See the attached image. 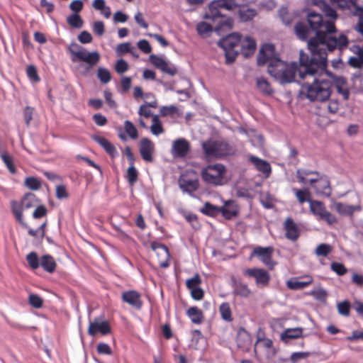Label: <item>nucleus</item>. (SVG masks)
<instances>
[{
	"mask_svg": "<svg viewBox=\"0 0 363 363\" xmlns=\"http://www.w3.org/2000/svg\"><path fill=\"white\" fill-rule=\"evenodd\" d=\"M335 86L337 92L342 95L343 99H348L350 91L347 86L346 79L344 77H339L336 79Z\"/></svg>",
	"mask_w": 363,
	"mask_h": 363,
	"instance_id": "nucleus-31",
	"label": "nucleus"
},
{
	"mask_svg": "<svg viewBox=\"0 0 363 363\" xmlns=\"http://www.w3.org/2000/svg\"><path fill=\"white\" fill-rule=\"evenodd\" d=\"M244 274L249 277H253L258 286H266L270 280L269 274L263 269L248 268L244 271Z\"/></svg>",
	"mask_w": 363,
	"mask_h": 363,
	"instance_id": "nucleus-12",
	"label": "nucleus"
},
{
	"mask_svg": "<svg viewBox=\"0 0 363 363\" xmlns=\"http://www.w3.org/2000/svg\"><path fill=\"white\" fill-rule=\"evenodd\" d=\"M268 63V73L281 84L291 83L294 81L296 74L300 77L299 65L296 62L287 64L275 56V49L272 44H264L261 48L257 57V64L263 65Z\"/></svg>",
	"mask_w": 363,
	"mask_h": 363,
	"instance_id": "nucleus-2",
	"label": "nucleus"
},
{
	"mask_svg": "<svg viewBox=\"0 0 363 363\" xmlns=\"http://www.w3.org/2000/svg\"><path fill=\"white\" fill-rule=\"evenodd\" d=\"M256 49V43L254 39L250 37L246 36L242 38L241 37V40L239 46V52H242V54L245 57H249L252 55Z\"/></svg>",
	"mask_w": 363,
	"mask_h": 363,
	"instance_id": "nucleus-21",
	"label": "nucleus"
},
{
	"mask_svg": "<svg viewBox=\"0 0 363 363\" xmlns=\"http://www.w3.org/2000/svg\"><path fill=\"white\" fill-rule=\"evenodd\" d=\"M97 77L102 84H107L111 79V72L105 67H99Z\"/></svg>",
	"mask_w": 363,
	"mask_h": 363,
	"instance_id": "nucleus-45",
	"label": "nucleus"
},
{
	"mask_svg": "<svg viewBox=\"0 0 363 363\" xmlns=\"http://www.w3.org/2000/svg\"><path fill=\"white\" fill-rule=\"evenodd\" d=\"M338 313L344 316L350 315V304L347 301H344L337 303V306Z\"/></svg>",
	"mask_w": 363,
	"mask_h": 363,
	"instance_id": "nucleus-51",
	"label": "nucleus"
},
{
	"mask_svg": "<svg viewBox=\"0 0 363 363\" xmlns=\"http://www.w3.org/2000/svg\"><path fill=\"white\" fill-rule=\"evenodd\" d=\"M29 304L35 308H40L43 306V299L38 294H31L28 296Z\"/></svg>",
	"mask_w": 363,
	"mask_h": 363,
	"instance_id": "nucleus-48",
	"label": "nucleus"
},
{
	"mask_svg": "<svg viewBox=\"0 0 363 363\" xmlns=\"http://www.w3.org/2000/svg\"><path fill=\"white\" fill-rule=\"evenodd\" d=\"M345 3V0H318L315 4L322 10L326 18L336 20L337 14L335 7H344Z\"/></svg>",
	"mask_w": 363,
	"mask_h": 363,
	"instance_id": "nucleus-10",
	"label": "nucleus"
},
{
	"mask_svg": "<svg viewBox=\"0 0 363 363\" xmlns=\"http://www.w3.org/2000/svg\"><path fill=\"white\" fill-rule=\"evenodd\" d=\"M303 328L297 327L285 329L280 335L282 342L288 344L291 340L298 339L303 336Z\"/></svg>",
	"mask_w": 363,
	"mask_h": 363,
	"instance_id": "nucleus-22",
	"label": "nucleus"
},
{
	"mask_svg": "<svg viewBox=\"0 0 363 363\" xmlns=\"http://www.w3.org/2000/svg\"><path fill=\"white\" fill-rule=\"evenodd\" d=\"M333 250L330 245L321 243L317 246L315 250V254L318 257H327Z\"/></svg>",
	"mask_w": 363,
	"mask_h": 363,
	"instance_id": "nucleus-40",
	"label": "nucleus"
},
{
	"mask_svg": "<svg viewBox=\"0 0 363 363\" xmlns=\"http://www.w3.org/2000/svg\"><path fill=\"white\" fill-rule=\"evenodd\" d=\"M177 108L174 106H162L160 108V114L162 116H174L177 112Z\"/></svg>",
	"mask_w": 363,
	"mask_h": 363,
	"instance_id": "nucleus-54",
	"label": "nucleus"
},
{
	"mask_svg": "<svg viewBox=\"0 0 363 363\" xmlns=\"http://www.w3.org/2000/svg\"><path fill=\"white\" fill-rule=\"evenodd\" d=\"M69 50L72 55V62L82 61L86 62L89 67H94L100 60V54L97 51L89 52L85 48L80 47L77 43L72 44Z\"/></svg>",
	"mask_w": 363,
	"mask_h": 363,
	"instance_id": "nucleus-7",
	"label": "nucleus"
},
{
	"mask_svg": "<svg viewBox=\"0 0 363 363\" xmlns=\"http://www.w3.org/2000/svg\"><path fill=\"white\" fill-rule=\"evenodd\" d=\"M204 17L217 23L215 26V32L218 35H224L225 33L228 32L232 28L233 20L230 18H225L224 16L222 13V9L220 8L216 0L209 4Z\"/></svg>",
	"mask_w": 363,
	"mask_h": 363,
	"instance_id": "nucleus-4",
	"label": "nucleus"
},
{
	"mask_svg": "<svg viewBox=\"0 0 363 363\" xmlns=\"http://www.w3.org/2000/svg\"><path fill=\"white\" fill-rule=\"evenodd\" d=\"M92 36L86 30H84L80 33V34L78 35V40L80 43L86 44L89 43L92 41Z\"/></svg>",
	"mask_w": 363,
	"mask_h": 363,
	"instance_id": "nucleus-59",
	"label": "nucleus"
},
{
	"mask_svg": "<svg viewBox=\"0 0 363 363\" xmlns=\"http://www.w3.org/2000/svg\"><path fill=\"white\" fill-rule=\"evenodd\" d=\"M232 287L233 289V293L237 296L247 297L251 293L246 284L235 278L232 279Z\"/></svg>",
	"mask_w": 363,
	"mask_h": 363,
	"instance_id": "nucleus-24",
	"label": "nucleus"
},
{
	"mask_svg": "<svg viewBox=\"0 0 363 363\" xmlns=\"http://www.w3.org/2000/svg\"><path fill=\"white\" fill-rule=\"evenodd\" d=\"M171 152L173 157H182V138L174 141Z\"/></svg>",
	"mask_w": 363,
	"mask_h": 363,
	"instance_id": "nucleus-52",
	"label": "nucleus"
},
{
	"mask_svg": "<svg viewBox=\"0 0 363 363\" xmlns=\"http://www.w3.org/2000/svg\"><path fill=\"white\" fill-rule=\"evenodd\" d=\"M309 295L312 296L314 299L322 303H325L328 297V292L325 289L322 287L313 289L309 293Z\"/></svg>",
	"mask_w": 363,
	"mask_h": 363,
	"instance_id": "nucleus-35",
	"label": "nucleus"
},
{
	"mask_svg": "<svg viewBox=\"0 0 363 363\" xmlns=\"http://www.w3.org/2000/svg\"><path fill=\"white\" fill-rule=\"evenodd\" d=\"M111 331V325L106 320L100 322L98 318H95L93 321L89 322L88 334L91 336H95L99 333L102 335H106Z\"/></svg>",
	"mask_w": 363,
	"mask_h": 363,
	"instance_id": "nucleus-15",
	"label": "nucleus"
},
{
	"mask_svg": "<svg viewBox=\"0 0 363 363\" xmlns=\"http://www.w3.org/2000/svg\"><path fill=\"white\" fill-rule=\"evenodd\" d=\"M26 74L28 77L34 82H38L40 80L38 74L36 67L34 65H29L26 68Z\"/></svg>",
	"mask_w": 363,
	"mask_h": 363,
	"instance_id": "nucleus-50",
	"label": "nucleus"
},
{
	"mask_svg": "<svg viewBox=\"0 0 363 363\" xmlns=\"http://www.w3.org/2000/svg\"><path fill=\"white\" fill-rule=\"evenodd\" d=\"M225 168L221 164L208 165L202 170L204 182H211L212 179H220L225 172Z\"/></svg>",
	"mask_w": 363,
	"mask_h": 363,
	"instance_id": "nucleus-16",
	"label": "nucleus"
},
{
	"mask_svg": "<svg viewBox=\"0 0 363 363\" xmlns=\"http://www.w3.org/2000/svg\"><path fill=\"white\" fill-rule=\"evenodd\" d=\"M96 350H97L98 353H99V354H112V350H111L110 346L106 343H104V342L99 343L97 345Z\"/></svg>",
	"mask_w": 363,
	"mask_h": 363,
	"instance_id": "nucleus-61",
	"label": "nucleus"
},
{
	"mask_svg": "<svg viewBox=\"0 0 363 363\" xmlns=\"http://www.w3.org/2000/svg\"><path fill=\"white\" fill-rule=\"evenodd\" d=\"M250 160L256 169L263 174L264 178L269 177L271 174V166L269 162L255 156H251Z\"/></svg>",
	"mask_w": 363,
	"mask_h": 363,
	"instance_id": "nucleus-23",
	"label": "nucleus"
},
{
	"mask_svg": "<svg viewBox=\"0 0 363 363\" xmlns=\"http://www.w3.org/2000/svg\"><path fill=\"white\" fill-rule=\"evenodd\" d=\"M196 30L201 35L208 36L213 31V28L206 22H201L197 24Z\"/></svg>",
	"mask_w": 363,
	"mask_h": 363,
	"instance_id": "nucleus-47",
	"label": "nucleus"
},
{
	"mask_svg": "<svg viewBox=\"0 0 363 363\" xmlns=\"http://www.w3.org/2000/svg\"><path fill=\"white\" fill-rule=\"evenodd\" d=\"M92 139L100 145L106 152L111 157L117 155L118 152L114 145L103 136L94 135Z\"/></svg>",
	"mask_w": 363,
	"mask_h": 363,
	"instance_id": "nucleus-25",
	"label": "nucleus"
},
{
	"mask_svg": "<svg viewBox=\"0 0 363 363\" xmlns=\"http://www.w3.org/2000/svg\"><path fill=\"white\" fill-rule=\"evenodd\" d=\"M186 314L194 324L200 325L203 322L204 316L203 312L197 306L190 307L186 311Z\"/></svg>",
	"mask_w": 363,
	"mask_h": 363,
	"instance_id": "nucleus-26",
	"label": "nucleus"
},
{
	"mask_svg": "<svg viewBox=\"0 0 363 363\" xmlns=\"http://www.w3.org/2000/svg\"><path fill=\"white\" fill-rule=\"evenodd\" d=\"M241 37L238 33H234L222 38L218 41V45L224 50L226 63L230 64L235 61L239 53Z\"/></svg>",
	"mask_w": 363,
	"mask_h": 363,
	"instance_id": "nucleus-5",
	"label": "nucleus"
},
{
	"mask_svg": "<svg viewBox=\"0 0 363 363\" xmlns=\"http://www.w3.org/2000/svg\"><path fill=\"white\" fill-rule=\"evenodd\" d=\"M336 211L341 215L352 216L355 211H361L362 206L360 205H347L342 203L335 204Z\"/></svg>",
	"mask_w": 363,
	"mask_h": 363,
	"instance_id": "nucleus-27",
	"label": "nucleus"
},
{
	"mask_svg": "<svg viewBox=\"0 0 363 363\" xmlns=\"http://www.w3.org/2000/svg\"><path fill=\"white\" fill-rule=\"evenodd\" d=\"M40 266L48 273H53L57 267L55 259L50 255H45L40 257Z\"/></svg>",
	"mask_w": 363,
	"mask_h": 363,
	"instance_id": "nucleus-28",
	"label": "nucleus"
},
{
	"mask_svg": "<svg viewBox=\"0 0 363 363\" xmlns=\"http://www.w3.org/2000/svg\"><path fill=\"white\" fill-rule=\"evenodd\" d=\"M150 247L155 255V262L162 268L167 267L169 264L170 254L167 247L157 241H152Z\"/></svg>",
	"mask_w": 363,
	"mask_h": 363,
	"instance_id": "nucleus-9",
	"label": "nucleus"
},
{
	"mask_svg": "<svg viewBox=\"0 0 363 363\" xmlns=\"http://www.w3.org/2000/svg\"><path fill=\"white\" fill-rule=\"evenodd\" d=\"M56 196L59 199H63L68 197V193L65 185L60 184L57 186Z\"/></svg>",
	"mask_w": 363,
	"mask_h": 363,
	"instance_id": "nucleus-60",
	"label": "nucleus"
},
{
	"mask_svg": "<svg viewBox=\"0 0 363 363\" xmlns=\"http://www.w3.org/2000/svg\"><path fill=\"white\" fill-rule=\"evenodd\" d=\"M219 313L223 320L226 322L233 321L232 311L229 303H222L219 306Z\"/></svg>",
	"mask_w": 363,
	"mask_h": 363,
	"instance_id": "nucleus-33",
	"label": "nucleus"
},
{
	"mask_svg": "<svg viewBox=\"0 0 363 363\" xmlns=\"http://www.w3.org/2000/svg\"><path fill=\"white\" fill-rule=\"evenodd\" d=\"M323 75H328V72H315L313 74H306L304 77L300 75L301 79L308 77L313 79V82H305L301 84L300 93L309 99L311 101L323 102L328 101L332 93L333 83L330 79L323 77Z\"/></svg>",
	"mask_w": 363,
	"mask_h": 363,
	"instance_id": "nucleus-3",
	"label": "nucleus"
},
{
	"mask_svg": "<svg viewBox=\"0 0 363 363\" xmlns=\"http://www.w3.org/2000/svg\"><path fill=\"white\" fill-rule=\"evenodd\" d=\"M220 207L213 205L208 202L204 203L203 206L201 208V212L206 216H216L220 214Z\"/></svg>",
	"mask_w": 363,
	"mask_h": 363,
	"instance_id": "nucleus-34",
	"label": "nucleus"
},
{
	"mask_svg": "<svg viewBox=\"0 0 363 363\" xmlns=\"http://www.w3.org/2000/svg\"><path fill=\"white\" fill-rule=\"evenodd\" d=\"M189 293L191 297L195 301L201 300L204 296V291L201 286L196 289H193V290Z\"/></svg>",
	"mask_w": 363,
	"mask_h": 363,
	"instance_id": "nucleus-58",
	"label": "nucleus"
},
{
	"mask_svg": "<svg viewBox=\"0 0 363 363\" xmlns=\"http://www.w3.org/2000/svg\"><path fill=\"white\" fill-rule=\"evenodd\" d=\"M155 151L154 143L147 138H143L139 143V152L142 159L146 162H152Z\"/></svg>",
	"mask_w": 363,
	"mask_h": 363,
	"instance_id": "nucleus-14",
	"label": "nucleus"
},
{
	"mask_svg": "<svg viewBox=\"0 0 363 363\" xmlns=\"http://www.w3.org/2000/svg\"><path fill=\"white\" fill-rule=\"evenodd\" d=\"M284 228L286 231L285 236L288 240L295 241L298 238L300 230L291 218L286 219Z\"/></svg>",
	"mask_w": 363,
	"mask_h": 363,
	"instance_id": "nucleus-20",
	"label": "nucleus"
},
{
	"mask_svg": "<svg viewBox=\"0 0 363 363\" xmlns=\"http://www.w3.org/2000/svg\"><path fill=\"white\" fill-rule=\"evenodd\" d=\"M307 21L310 28L303 23L298 22L295 26L298 38L308 42L311 57L303 50L300 51V75L313 74L325 72L327 67L328 53L335 50L342 51L349 44V40L343 33L336 35L335 21L325 20L323 16L315 11H309Z\"/></svg>",
	"mask_w": 363,
	"mask_h": 363,
	"instance_id": "nucleus-1",
	"label": "nucleus"
},
{
	"mask_svg": "<svg viewBox=\"0 0 363 363\" xmlns=\"http://www.w3.org/2000/svg\"><path fill=\"white\" fill-rule=\"evenodd\" d=\"M68 24L75 28H80L83 26V20L78 13H73L67 17Z\"/></svg>",
	"mask_w": 363,
	"mask_h": 363,
	"instance_id": "nucleus-44",
	"label": "nucleus"
},
{
	"mask_svg": "<svg viewBox=\"0 0 363 363\" xmlns=\"http://www.w3.org/2000/svg\"><path fill=\"white\" fill-rule=\"evenodd\" d=\"M350 50L356 55L355 57H357L359 59L362 60L363 59V47L359 45H354L350 48Z\"/></svg>",
	"mask_w": 363,
	"mask_h": 363,
	"instance_id": "nucleus-64",
	"label": "nucleus"
},
{
	"mask_svg": "<svg viewBox=\"0 0 363 363\" xmlns=\"http://www.w3.org/2000/svg\"><path fill=\"white\" fill-rule=\"evenodd\" d=\"M274 252V247H260L257 246L254 248L251 256H257L259 259L268 267L272 269L275 265V262L272 261V254Z\"/></svg>",
	"mask_w": 363,
	"mask_h": 363,
	"instance_id": "nucleus-13",
	"label": "nucleus"
},
{
	"mask_svg": "<svg viewBox=\"0 0 363 363\" xmlns=\"http://www.w3.org/2000/svg\"><path fill=\"white\" fill-rule=\"evenodd\" d=\"M222 10L235 11L239 7L235 0H216Z\"/></svg>",
	"mask_w": 363,
	"mask_h": 363,
	"instance_id": "nucleus-42",
	"label": "nucleus"
},
{
	"mask_svg": "<svg viewBox=\"0 0 363 363\" xmlns=\"http://www.w3.org/2000/svg\"><path fill=\"white\" fill-rule=\"evenodd\" d=\"M348 64L354 68L361 69L363 67V59L361 60L357 57H351L348 60Z\"/></svg>",
	"mask_w": 363,
	"mask_h": 363,
	"instance_id": "nucleus-62",
	"label": "nucleus"
},
{
	"mask_svg": "<svg viewBox=\"0 0 363 363\" xmlns=\"http://www.w3.org/2000/svg\"><path fill=\"white\" fill-rule=\"evenodd\" d=\"M351 281L358 287H363V275L353 272Z\"/></svg>",
	"mask_w": 363,
	"mask_h": 363,
	"instance_id": "nucleus-63",
	"label": "nucleus"
},
{
	"mask_svg": "<svg viewBox=\"0 0 363 363\" xmlns=\"http://www.w3.org/2000/svg\"><path fill=\"white\" fill-rule=\"evenodd\" d=\"M238 16L241 21L246 22L252 20L256 15L257 11L255 9L243 6L238 8Z\"/></svg>",
	"mask_w": 363,
	"mask_h": 363,
	"instance_id": "nucleus-30",
	"label": "nucleus"
},
{
	"mask_svg": "<svg viewBox=\"0 0 363 363\" xmlns=\"http://www.w3.org/2000/svg\"><path fill=\"white\" fill-rule=\"evenodd\" d=\"M152 125L150 127L151 132L153 135H158L164 132V128L161 124L158 116L155 115L152 116Z\"/></svg>",
	"mask_w": 363,
	"mask_h": 363,
	"instance_id": "nucleus-39",
	"label": "nucleus"
},
{
	"mask_svg": "<svg viewBox=\"0 0 363 363\" xmlns=\"http://www.w3.org/2000/svg\"><path fill=\"white\" fill-rule=\"evenodd\" d=\"M26 261L32 269H36L40 267V258L35 252H31L26 255Z\"/></svg>",
	"mask_w": 363,
	"mask_h": 363,
	"instance_id": "nucleus-41",
	"label": "nucleus"
},
{
	"mask_svg": "<svg viewBox=\"0 0 363 363\" xmlns=\"http://www.w3.org/2000/svg\"><path fill=\"white\" fill-rule=\"evenodd\" d=\"M93 31L99 36L103 35L105 32L104 22L101 21H95L93 24Z\"/></svg>",
	"mask_w": 363,
	"mask_h": 363,
	"instance_id": "nucleus-53",
	"label": "nucleus"
},
{
	"mask_svg": "<svg viewBox=\"0 0 363 363\" xmlns=\"http://www.w3.org/2000/svg\"><path fill=\"white\" fill-rule=\"evenodd\" d=\"M305 278L306 279V281H298L296 279H291L287 281L286 286L291 290L303 289L310 285L313 281L311 276H306Z\"/></svg>",
	"mask_w": 363,
	"mask_h": 363,
	"instance_id": "nucleus-29",
	"label": "nucleus"
},
{
	"mask_svg": "<svg viewBox=\"0 0 363 363\" xmlns=\"http://www.w3.org/2000/svg\"><path fill=\"white\" fill-rule=\"evenodd\" d=\"M299 182H326L327 178L318 172L307 169H298L296 172Z\"/></svg>",
	"mask_w": 363,
	"mask_h": 363,
	"instance_id": "nucleus-18",
	"label": "nucleus"
},
{
	"mask_svg": "<svg viewBox=\"0 0 363 363\" xmlns=\"http://www.w3.org/2000/svg\"><path fill=\"white\" fill-rule=\"evenodd\" d=\"M330 269L338 276H343L347 272L346 267L340 262H333L330 264Z\"/></svg>",
	"mask_w": 363,
	"mask_h": 363,
	"instance_id": "nucleus-49",
	"label": "nucleus"
},
{
	"mask_svg": "<svg viewBox=\"0 0 363 363\" xmlns=\"http://www.w3.org/2000/svg\"><path fill=\"white\" fill-rule=\"evenodd\" d=\"M121 299L137 310H140L143 306V302L141 299V295L136 291L130 290L123 292L121 295Z\"/></svg>",
	"mask_w": 363,
	"mask_h": 363,
	"instance_id": "nucleus-17",
	"label": "nucleus"
},
{
	"mask_svg": "<svg viewBox=\"0 0 363 363\" xmlns=\"http://www.w3.org/2000/svg\"><path fill=\"white\" fill-rule=\"evenodd\" d=\"M201 277L196 274L192 278L186 280V286L189 291H191L193 289H196L201 286Z\"/></svg>",
	"mask_w": 363,
	"mask_h": 363,
	"instance_id": "nucleus-43",
	"label": "nucleus"
},
{
	"mask_svg": "<svg viewBox=\"0 0 363 363\" xmlns=\"http://www.w3.org/2000/svg\"><path fill=\"white\" fill-rule=\"evenodd\" d=\"M124 129L131 139L135 140L138 138V132L135 126L130 121L124 122Z\"/></svg>",
	"mask_w": 363,
	"mask_h": 363,
	"instance_id": "nucleus-46",
	"label": "nucleus"
},
{
	"mask_svg": "<svg viewBox=\"0 0 363 363\" xmlns=\"http://www.w3.org/2000/svg\"><path fill=\"white\" fill-rule=\"evenodd\" d=\"M293 190L295 192L296 196L298 201L300 202V203L302 204V203H305L306 201L309 202V201H311L310 199H307V196H308V194L306 191L298 190L296 189H294Z\"/></svg>",
	"mask_w": 363,
	"mask_h": 363,
	"instance_id": "nucleus-57",
	"label": "nucleus"
},
{
	"mask_svg": "<svg viewBox=\"0 0 363 363\" xmlns=\"http://www.w3.org/2000/svg\"><path fill=\"white\" fill-rule=\"evenodd\" d=\"M310 209L313 214L318 216L321 220L326 221L328 224H333L336 222L334 215L328 211L324 204L318 201H309Z\"/></svg>",
	"mask_w": 363,
	"mask_h": 363,
	"instance_id": "nucleus-11",
	"label": "nucleus"
},
{
	"mask_svg": "<svg viewBox=\"0 0 363 363\" xmlns=\"http://www.w3.org/2000/svg\"><path fill=\"white\" fill-rule=\"evenodd\" d=\"M202 148L208 157H222L233 155L235 152L233 147L227 142L208 140L202 143Z\"/></svg>",
	"mask_w": 363,
	"mask_h": 363,
	"instance_id": "nucleus-6",
	"label": "nucleus"
},
{
	"mask_svg": "<svg viewBox=\"0 0 363 363\" xmlns=\"http://www.w3.org/2000/svg\"><path fill=\"white\" fill-rule=\"evenodd\" d=\"M259 201L262 205L267 209H270L274 207V199L269 192L261 193Z\"/></svg>",
	"mask_w": 363,
	"mask_h": 363,
	"instance_id": "nucleus-37",
	"label": "nucleus"
},
{
	"mask_svg": "<svg viewBox=\"0 0 363 363\" xmlns=\"http://www.w3.org/2000/svg\"><path fill=\"white\" fill-rule=\"evenodd\" d=\"M224 205L220 206V213L228 220H230L238 214V206L233 200L223 201Z\"/></svg>",
	"mask_w": 363,
	"mask_h": 363,
	"instance_id": "nucleus-19",
	"label": "nucleus"
},
{
	"mask_svg": "<svg viewBox=\"0 0 363 363\" xmlns=\"http://www.w3.org/2000/svg\"><path fill=\"white\" fill-rule=\"evenodd\" d=\"M0 157L7 167L10 172L14 173L16 172V167L13 164V157L6 151H1L0 150Z\"/></svg>",
	"mask_w": 363,
	"mask_h": 363,
	"instance_id": "nucleus-36",
	"label": "nucleus"
},
{
	"mask_svg": "<svg viewBox=\"0 0 363 363\" xmlns=\"http://www.w3.org/2000/svg\"><path fill=\"white\" fill-rule=\"evenodd\" d=\"M256 82L257 88L262 94L270 95L273 93L272 87L265 78L257 77Z\"/></svg>",
	"mask_w": 363,
	"mask_h": 363,
	"instance_id": "nucleus-32",
	"label": "nucleus"
},
{
	"mask_svg": "<svg viewBox=\"0 0 363 363\" xmlns=\"http://www.w3.org/2000/svg\"><path fill=\"white\" fill-rule=\"evenodd\" d=\"M138 48L144 53L149 54L152 51V48L147 40H140L138 43Z\"/></svg>",
	"mask_w": 363,
	"mask_h": 363,
	"instance_id": "nucleus-55",
	"label": "nucleus"
},
{
	"mask_svg": "<svg viewBox=\"0 0 363 363\" xmlns=\"http://www.w3.org/2000/svg\"><path fill=\"white\" fill-rule=\"evenodd\" d=\"M115 69L118 73L122 74L128 69V65L124 60L120 59L116 62Z\"/></svg>",
	"mask_w": 363,
	"mask_h": 363,
	"instance_id": "nucleus-56",
	"label": "nucleus"
},
{
	"mask_svg": "<svg viewBox=\"0 0 363 363\" xmlns=\"http://www.w3.org/2000/svg\"><path fill=\"white\" fill-rule=\"evenodd\" d=\"M36 203V197L35 194L32 193L26 194L21 199V202L16 201H12L11 202L12 213L18 223L25 228H27L28 225L23 221V211L34 206Z\"/></svg>",
	"mask_w": 363,
	"mask_h": 363,
	"instance_id": "nucleus-8",
	"label": "nucleus"
},
{
	"mask_svg": "<svg viewBox=\"0 0 363 363\" xmlns=\"http://www.w3.org/2000/svg\"><path fill=\"white\" fill-rule=\"evenodd\" d=\"M236 195L240 198L252 199L256 195V191L249 188L237 187Z\"/></svg>",
	"mask_w": 363,
	"mask_h": 363,
	"instance_id": "nucleus-38",
	"label": "nucleus"
}]
</instances>
